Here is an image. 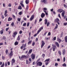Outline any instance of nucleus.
I'll return each mask as SVG.
<instances>
[{"instance_id": "nucleus-1", "label": "nucleus", "mask_w": 67, "mask_h": 67, "mask_svg": "<svg viewBox=\"0 0 67 67\" xmlns=\"http://www.w3.org/2000/svg\"><path fill=\"white\" fill-rule=\"evenodd\" d=\"M31 56L32 59H35V54H32L31 55Z\"/></svg>"}, {"instance_id": "nucleus-2", "label": "nucleus", "mask_w": 67, "mask_h": 67, "mask_svg": "<svg viewBox=\"0 0 67 67\" xmlns=\"http://www.w3.org/2000/svg\"><path fill=\"white\" fill-rule=\"evenodd\" d=\"M37 65L38 66H41L42 65V63L40 62H39L37 63Z\"/></svg>"}, {"instance_id": "nucleus-3", "label": "nucleus", "mask_w": 67, "mask_h": 67, "mask_svg": "<svg viewBox=\"0 0 67 67\" xmlns=\"http://www.w3.org/2000/svg\"><path fill=\"white\" fill-rule=\"evenodd\" d=\"M13 35L12 36L13 37H15L16 35L17 34V32H15L14 33H13Z\"/></svg>"}, {"instance_id": "nucleus-4", "label": "nucleus", "mask_w": 67, "mask_h": 67, "mask_svg": "<svg viewBox=\"0 0 67 67\" xmlns=\"http://www.w3.org/2000/svg\"><path fill=\"white\" fill-rule=\"evenodd\" d=\"M63 11H64V10H63V9H59L58 10V12H60V13H61Z\"/></svg>"}, {"instance_id": "nucleus-5", "label": "nucleus", "mask_w": 67, "mask_h": 67, "mask_svg": "<svg viewBox=\"0 0 67 67\" xmlns=\"http://www.w3.org/2000/svg\"><path fill=\"white\" fill-rule=\"evenodd\" d=\"M42 2H43L45 4H47V0H43L41 1Z\"/></svg>"}, {"instance_id": "nucleus-6", "label": "nucleus", "mask_w": 67, "mask_h": 67, "mask_svg": "<svg viewBox=\"0 0 67 67\" xmlns=\"http://www.w3.org/2000/svg\"><path fill=\"white\" fill-rule=\"evenodd\" d=\"M46 10H47V9H44L43 11L45 13L46 15H48V13L46 12Z\"/></svg>"}, {"instance_id": "nucleus-7", "label": "nucleus", "mask_w": 67, "mask_h": 67, "mask_svg": "<svg viewBox=\"0 0 67 67\" xmlns=\"http://www.w3.org/2000/svg\"><path fill=\"white\" fill-rule=\"evenodd\" d=\"M34 15H32V16H31V17L30 18V20L31 21H32L33 19H34Z\"/></svg>"}, {"instance_id": "nucleus-8", "label": "nucleus", "mask_w": 67, "mask_h": 67, "mask_svg": "<svg viewBox=\"0 0 67 67\" xmlns=\"http://www.w3.org/2000/svg\"><path fill=\"white\" fill-rule=\"evenodd\" d=\"M15 61V60H14V59H12L11 61L12 65H13V64L14 63Z\"/></svg>"}, {"instance_id": "nucleus-9", "label": "nucleus", "mask_w": 67, "mask_h": 67, "mask_svg": "<svg viewBox=\"0 0 67 67\" xmlns=\"http://www.w3.org/2000/svg\"><path fill=\"white\" fill-rule=\"evenodd\" d=\"M45 45V43L43 41H42V45L41 46V48H43V47Z\"/></svg>"}, {"instance_id": "nucleus-10", "label": "nucleus", "mask_w": 67, "mask_h": 67, "mask_svg": "<svg viewBox=\"0 0 67 67\" xmlns=\"http://www.w3.org/2000/svg\"><path fill=\"white\" fill-rule=\"evenodd\" d=\"M43 28L42 27H40L39 30L38 31V33H40V32L41 31V30H43Z\"/></svg>"}, {"instance_id": "nucleus-11", "label": "nucleus", "mask_w": 67, "mask_h": 67, "mask_svg": "<svg viewBox=\"0 0 67 67\" xmlns=\"http://www.w3.org/2000/svg\"><path fill=\"white\" fill-rule=\"evenodd\" d=\"M55 44L58 47H59V44H58V43L57 42H56L55 43Z\"/></svg>"}, {"instance_id": "nucleus-12", "label": "nucleus", "mask_w": 67, "mask_h": 67, "mask_svg": "<svg viewBox=\"0 0 67 67\" xmlns=\"http://www.w3.org/2000/svg\"><path fill=\"white\" fill-rule=\"evenodd\" d=\"M56 46H53V47H52V48H53V51H55V50L56 49Z\"/></svg>"}, {"instance_id": "nucleus-13", "label": "nucleus", "mask_w": 67, "mask_h": 67, "mask_svg": "<svg viewBox=\"0 0 67 67\" xmlns=\"http://www.w3.org/2000/svg\"><path fill=\"white\" fill-rule=\"evenodd\" d=\"M66 52V50L65 49H63V50L62 51V53H63V55H65V52Z\"/></svg>"}, {"instance_id": "nucleus-14", "label": "nucleus", "mask_w": 67, "mask_h": 67, "mask_svg": "<svg viewBox=\"0 0 67 67\" xmlns=\"http://www.w3.org/2000/svg\"><path fill=\"white\" fill-rule=\"evenodd\" d=\"M41 16L42 18L44 17L45 16V14L44 13H42L41 15Z\"/></svg>"}, {"instance_id": "nucleus-15", "label": "nucleus", "mask_w": 67, "mask_h": 67, "mask_svg": "<svg viewBox=\"0 0 67 67\" xmlns=\"http://www.w3.org/2000/svg\"><path fill=\"white\" fill-rule=\"evenodd\" d=\"M65 11H63V12L62 13V15L63 17L64 16V15H65Z\"/></svg>"}, {"instance_id": "nucleus-16", "label": "nucleus", "mask_w": 67, "mask_h": 67, "mask_svg": "<svg viewBox=\"0 0 67 67\" xmlns=\"http://www.w3.org/2000/svg\"><path fill=\"white\" fill-rule=\"evenodd\" d=\"M10 56H12L13 55V52H12V51H11L10 53L9 54Z\"/></svg>"}, {"instance_id": "nucleus-17", "label": "nucleus", "mask_w": 67, "mask_h": 67, "mask_svg": "<svg viewBox=\"0 0 67 67\" xmlns=\"http://www.w3.org/2000/svg\"><path fill=\"white\" fill-rule=\"evenodd\" d=\"M45 22V24L46 25L47 24V20L46 19H45L44 20Z\"/></svg>"}, {"instance_id": "nucleus-18", "label": "nucleus", "mask_w": 67, "mask_h": 67, "mask_svg": "<svg viewBox=\"0 0 67 67\" xmlns=\"http://www.w3.org/2000/svg\"><path fill=\"white\" fill-rule=\"evenodd\" d=\"M12 18H10V17H9L8 19V21H11Z\"/></svg>"}, {"instance_id": "nucleus-19", "label": "nucleus", "mask_w": 67, "mask_h": 67, "mask_svg": "<svg viewBox=\"0 0 67 67\" xmlns=\"http://www.w3.org/2000/svg\"><path fill=\"white\" fill-rule=\"evenodd\" d=\"M32 51L33 50H32V49L29 50V52H28V54H31V53H32Z\"/></svg>"}, {"instance_id": "nucleus-20", "label": "nucleus", "mask_w": 67, "mask_h": 67, "mask_svg": "<svg viewBox=\"0 0 67 67\" xmlns=\"http://www.w3.org/2000/svg\"><path fill=\"white\" fill-rule=\"evenodd\" d=\"M26 58V56L25 55H22L21 57V59H22L23 58Z\"/></svg>"}, {"instance_id": "nucleus-21", "label": "nucleus", "mask_w": 67, "mask_h": 67, "mask_svg": "<svg viewBox=\"0 0 67 67\" xmlns=\"http://www.w3.org/2000/svg\"><path fill=\"white\" fill-rule=\"evenodd\" d=\"M64 40L65 42H67V36H66L65 37Z\"/></svg>"}, {"instance_id": "nucleus-22", "label": "nucleus", "mask_w": 67, "mask_h": 67, "mask_svg": "<svg viewBox=\"0 0 67 67\" xmlns=\"http://www.w3.org/2000/svg\"><path fill=\"white\" fill-rule=\"evenodd\" d=\"M25 3L27 4L29 3V0H26L25 1Z\"/></svg>"}, {"instance_id": "nucleus-23", "label": "nucleus", "mask_w": 67, "mask_h": 67, "mask_svg": "<svg viewBox=\"0 0 67 67\" xmlns=\"http://www.w3.org/2000/svg\"><path fill=\"white\" fill-rule=\"evenodd\" d=\"M49 60H50V59H47L44 62H49Z\"/></svg>"}, {"instance_id": "nucleus-24", "label": "nucleus", "mask_w": 67, "mask_h": 67, "mask_svg": "<svg viewBox=\"0 0 67 67\" xmlns=\"http://www.w3.org/2000/svg\"><path fill=\"white\" fill-rule=\"evenodd\" d=\"M4 30H3L1 31H0V34H2L3 33V31Z\"/></svg>"}, {"instance_id": "nucleus-25", "label": "nucleus", "mask_w": 67, "mask_h": 67, "mask_svg": "<svg viewBox=\"0 0 67 67\" xmlns=\"http://www.w3.org/2000/svg\"><path fill=\"white\" fill-rule=\"evenodd\" d=\"M32 40L29 41L28 42V45H30V44L32 42Z\"/></svg>"}, {"instance_id": "nucleus-26", "label": "nucleus", "mask_w": 67, "mask_h": 67, "mask_svg": "<svg viewBox=\"0 0 67 67\" xmlns=\"http://www.w3.org/2000/svg\"><path fill=\"white\" fill-rule=\"evenodd\" d=\"M57 40L59 42V43H60V42H62V40H61V39L59 38H58Z\"/></svg>"}, {"instance_id": "nucleus-27", "label": "nucleus", "mask_w": 67, "mask_h": 67, "mask_svg": "<svg viewBox=\"0 0 67 67\" xmlns=\"http://www.w3.org/2000/svg\"><path fill=\"white\" fill-rule=\"evenodd\" d=\"M56 26H55L54 30H55V29H57V27H58V25H57V24H56Z\"/></svg>"}, {"instance_id": "nucleus-28", "label": "nucleus", "mask_w": 67, "mask_h": 67, "mask_svg": "<svg viewBox=\"0 0 67 67\" xmlns=\"http://www.w3.org/2000/svg\"><path fill=\"white\" fill-rule=\"evenodd\" d=\"M18 42L17 41L15 42V43L14 44L15 45H18Z\"/></svg>"}, {"instance_id": "nucleus-29", "label": "nucleus", "mask_w": 67, "mask_h": 67, "mask_svg": "<svg viewBox=\"0 0 67 67\" xmlns=\"http://www.w3.org/2000/svg\"><path fill=\"white\" fill-rule=\"evenodd\" d=\"M20 36H18L17 38V41H20Z\"/></svg>"}, {"instance_id": "nucleus-30", "label": "nucleus", "mask_w": 67, "mask_h": 67, "mask_svg": "<svg viewBox=\"0 0 67 67\" xmlns=\"http://www.w3.org/2000/svg\"><path fill=\"white\" fill-rule=\"evenodd\" d=\"M58 53L60 55H62V52H61V51H58Z\"/></svg>"}, {"instance_id": "nucleus-31", "label": "nucleus", "mask_w": 67, "mask_h": 67, "mask_svg": "<svg viewBox=\"0 0 67 67\" xmlns=\"http://www.w3.org/2000/svg\"><path fill=\"white\" fill-rule=\"evenodd\" d=\"M55 21L56 22H58L59 21V19H58V18H57L55 20Z\"/></svg>"}, {"instance_id": "nucleus-32", "label": "nucleus", "mask_w": 67, "mask_h": 67, "mask_svg": "<svg viewBox=\"0 0 67 67\" xmlns=\"http://www.w3.org/2000/svg\"><path fill=\"white\" fill-rule=\"evenodd\" d=\"M26 58H30V56H29V55L27 54L26 55Z\"/></svg>"}, {"instance_id": "nucleus-33", "label": "nucleus", "mask_w": 67, "mask_h": 67, "mask_svg": "<svg viewBox=\"0 0 67 67\" xmlns=\"http://www.w3.org/2000/svg\"><path fill=\"white\" fill-rule=\"evenodd\" d=\"M38 33H38V31H37V33L34 35V37H35V36H36V35H37V34H38Z\"/></svg>"}, {"instance_id": "nucleus-34", "label": "nucleus", "mask_w": 67, "mask_h": 67, "mask_svg": "<svg viewBox=\"0 0 67 67\" xmlns=\"http://www.w3.org/2000/svg\"><path fill=\"white\" fill-rule=\"evenodd\" d=\"M8 50L7 49L5 51V53L6 55L8 54Z\"/></svg>"}, {"instance_id": "nucleus-35", "label": "nucleus", "mask_w": 67, "mask_h": 67, "mask_svg": "<svg viewBox=\"0 0 67 67\" xmlns=\"http://www.w3.org/2000/svg\"><path fill=\"white\" fill-rule=\"evenodd\" d=\"M20 4L23 7H24V5L22 3H20Z\"/></svg>"}, {"instance_id": "nucleus-36", "label": "nucleus", "mask_w": 67, "mask_h": 67, "mask_svg": "<svg viewBox=\"0 0 67 67\" xmlns=\"http://www.w3.org/2000/svg\"><path fill=\"white\" fill-rule=\"evenodd\" d=\"M17 19H18V21H19V22H20V21H21V18H18Z\"/></svg>"}, {"instance_id": "nucleus-37", "label": "nucleus", "mask_w": 67, "mask_h": 67, "mask_svg": "<svg viewBox=\"0 0 67 67\" xmlns=\"http://www.w3.org/2000/svg\"><path fill=\"white\" fill-rule=\"evenodd\" d=\"M26 25V23H24L23 24V26H25Z\"/></svg>"}, {"instance_id": "nucleus-38", "label": "nucleus", "mask_w": 67, "mask_h": 67, "mask_svg": "<svg viewBox=\"0 0 67 67\" xmlns=\"http://www.w3.org/2000/svg\"><path fill=\"white\" fill-rule=\"evenodd\" d=\"M63 66H64V67L66 66V64L65 63H64L62 65Z\"/></svg>"}, {"instance_id": "nucleus-39", "label": "nucleus", "mask_w": 67, "mask_h": 67, "mask_svg": "<svg viewBox=\"0 0 67 67\" xmlns=\"http://www.w3.org/2000/svg\"><path fill=\"white\" fill-rule=\"evenodd\" d=\"M22 33V31L21 30H20L19 32L20 34H21Z\"/></svg>"}, {"instance_id": "nucleus-40", "label": "nucleus", "mask_w": 67, "mask_h": 67, "mask_svg": "<svg viewBox=\"0 0 67 67\" xmlns=\"http://www.w3.org/2000/svg\"><path fill=\"white\" fill-rule=\"evenodd\" d=\"M64 7H65V8H67V6L65 4L64 5Z\"/></svg>"}, {"instance_id": "nucleus-41", "label": "nucleus", "mask_w": 67, "mask_h": 67, "mask_svg": "<svg viewBox=\"0 0 67 67\" xmlns=\"http://www.w3.org/2000/svg\"><path fill=\"white\" fill-rule=\"evenodd\" d=\"M4 66V63H3L2 65L1 66V67H3Z\"/></svg>"}, {"instance_id": "nucleus-42", "label": "nucleus", "mask_w": 67, "mask_h": 67, "mask_svg": "<svg viewBox=\"0 0 67 67\" xmlns=\"http://www.w3.org/2000/svg\"><path fill=\"white\" fill-rule=\"evenodd\" d=\"M58 16L60 18V19H61V17H60V14H58Z\"/></svg>"}, {"instance_id": "nucleus-43", "label": "nucleus", "mask_w": 67, "mask_h": 67, "mask_svg": "<svg viewBox=\"0 0 67 67\" xmlns=\"http://www.w3.org/2000/svg\"><path fill=\"white\" fill-rule=\"evenodd\" d=\"M24 40H22L21 42V43H24Z\"/></svg>"}, {"instance_id": "nucleus-44", "label": "nucleus", "mask_w": 67, "mask_h": 67, "mask_svg": "<svg viewBox=\"0 0 67 67\" xmlns=\"http://www.w3.org/2000/svg\"><path fill=\"white\" fill-rule=\"evenodd\" d=\"M46 62V65H48V64H49V63H48V62Z\"/></svg>"}, {"instance_id": "nucleus-45", "label": "nucleus", "mask_w": 67, "mask_h": 67, "mask_svg": "<svg viewBox=\"0 0 67 67\" xmlns=\"http://www.w3.org/2000/svg\"><path fill=\"white\" fill-rule=\"evenodd\" d=\"M7 13V10H6L5 11L4 14H6Z\"/></svg>"}, {"instance_id": "nucleus-46", "label": "nucleus", "mask_w": 67, "mask_h": 67, "mask_svg": "<svg viewBox=\"0 0 67 67\" xmlns=\"http://www.w3.org/2000/svg\"><path fill=\"white\" fill-rule=\"evenodd\" d=\"M18 9H22V7L21 6H20L18 7Z\"/></svg>"}, {"instance_id": "nucleus-47", "label": "nucleus", "mask_w": 67, "mask_h": 67, "mask_svg": "<svg viewBox=\"0 0 67 67\" xmlns=\"http://www.w3.org/2000/svg\"><path fill=\"white\" fill-rule=\"evenodd\" d=\"M35 42H34L32 43V45H33V46H34V45H35Z\"/></svg>"}, {"instance_id": "nucleus-48", "label": "nucleus", "mask_w": 67, "mask_h": 67, "mask_svg": "<svg viewBox=\"0 0 67 67\" xmlns=\"http://www.w3.org/2000/svg\"><path fill=\"white\" fill-rule=\"evenodd\" d=\"M49 22H48L47 24V26H49Z\"/></svg>"}, {"instance_id": "nucleus-49", "label": "nucleus", "mask_w": 67, "mask_h": 67, "mask_svg": "<svg viewBox=\"0 0 67 67\" xmlns=\"http://www.w3.org/2000/svg\"><path fill=\"white\" fill-rule=\"evenodd\" d=\"M13 17L14 19H15V16H14V15H13Z\"/></svg>"}, {"instance_id": "nucleus-50", "label": "nucleus", "mask_w": 67, "mask_h": 67, "mask_svg": "<svg viewBox=\"0 0 67 67\" xmlns=\"http://www.w3.org/2000/svg\"><path fill=\"white\" fill-rule=\"evenodd\" d=\"M26 43H25L24 45V47H26Z\"/></svg>"}, {"instance_id": "nucleus-51", "label": "nucleus", "mask_w": 67, "mask_h": 67, "mask_svg": "<svg viewBox=\"0 0 67 67\" xmlns=\"http://www.w3.org/2000/svg\"><path fill=\"white\" fill-rule=\"evenodd\" d=\"M30 24V23H27V27H28L29 26V25Z\"/></svg>"}, {"instance_id": "nucleus-52", "label": "nucleus", "mask_w": 67, "mask_h": 67, "mask_svg": "<svg viewBox=\"0 0 67 67\" xmlns=\"http://www.w3.org/2000/svg\"><path fill=\"white\" fill-rule=\"evenodd\" d=\"M19 15H21V14H22V12H20L19 13Z\"/></svg>"}, {"instance_id": "nucleus-53", "label": "nucleus", "mask_w": 67, "mask_h": 67, "mask_svg": "<svg viewBox=\"0 0 67 67\" xmlns=\"http://www.w3.org/2000/svg\"><path fill=\"white\" fill-rule=\"evenodd\" d=\"M15 5H18V3H17L16 2H15Z\"/></svg>"}, {"instance_id": "nucleus-54", "label": "nucleus", "mask_w": 67, "mask_h": 67, "mask_svg": "<svg viewBox=\"0 0 67 67\" xmlns=\"http://www.w3.org/2000/svg\"><path fill=\"white\" fill-rule=\"evenodd\" d=\"M5 38H5V36H3V40H5Z\"/></svg>"}, {"instance_id": "nucleus-55", "label": "nucleus", "mask_w": 67, "mask_h": 67, "mask_svg": "<svg viewBox=\"0 0 67 67\" xmlns=\"http://www.w3.org/2000/svg\"><path fill=\"white\" fill-rule=\"evenodd\" d=\"M9 29V28H7L6 29V31H8Z\"/></svg>"}, {"instance_id": "nucleus-56", "label": "nucleus", "mask_w": 67, "mask_h": 67, "mask_svg": "<svg viewBox=\"0 0 67 67\" xmlns=\"http://www.w3.org/2000/svg\"><path fill=\"white\" fill-rule=\"evenodd\" d=\"M49 38H48L46 37L45 38V40H46L47 41H48V40Z\"/></svg>"}, {"instance_id": "nucleus-57", "label": "nucleus", "mask_w": 67, "mask_h": 67, "mask_svg": "<svg viewBox=\"0 0 67 67\" xmlns=\"http://www.w3.org/2000/svg\"><path fill=\"white\" fill-rule=\"evenodd\" d=\"M37 22V20H36V19L35 21V23H34L35 24H36V23Z\"/></svg>"}, {"instance_id": "nucleus-58", "label": "nucleus", "mask_w": 67, "mask_h": 67, "mask_svg": "<svg viewBox=\"0 0 67 67\" xmlns=\"http://www.w3.org/2000/svg\"><path fill=\"white\" fill-rule=\"evenodd\" d=\"M29 63V61L28 60H26V64H28Z\"/></svg>"}, {"instance_id": "nucleus-59", "label": "nucleus", "mask_w": 67, "mask_h": 67, "mask_svg": "<svg viewBox=\"0 0 67 67\" xmlns=\"http://www.w3.org/2000/svg\"><path fill=\"white\" fill-rule=\"evenodd\" d=\"M53 39L54 40V41H55L56 39V37H54Z\"/></svg>"}, {"instance_id": "nucleus-60", "label": "nucleus", "mask_w": 67, "mask_h": 67, "mask_svg": "<svg viewBox=\"0 0 67 67\" xmlns=\"http://www.w3.org/2000/svg\"><path fill=\"white\" fill-rule=\"evenodd\" d=\"M12 26H13L14 25V23H12L11 24Z\"/></svg>"}, {"instance_id": "nucleus-61", "label": "nucleus", "mask_w": 67, "mask_h": 67, "mask_svg": "<svg viewBox=\"0 0 67 67\" xmlns=\"http://www.w3.org/2000/svg\"><path fill=\"white\" fill-rule=\"evenodd\" d=\"M8 6L9 7H11V3H9Z\"/></svg>"}, {"instance_id": "nucleus-62", "label": "nucleus", "mask_w": 67, "mask_h": 67, "mask_svg": "<svg viewBox=\"0 0 67 67\" xmlns=\"http://www.w3.org/2000/svg\"><path fill=\"white\" fill-rule=\"evenodd\" d=\"M45 55L44 54H42V56L43 57V58H44V57H45Z\"/></svg>"}, {"instance_id": "nucleus-63", "label": "nucleus", "mask_w": 67, "mask_h": 67, "mask_svg": "<svg viewBox=\"0 0 67 67\" xmlns=\"http://www.w3.org/2000/svg\"><path fill=\"white\" fill-rule=\"evenodd\" d=\"M29 6H28V5H27L26 6V9H29Z\"/></svg>"}, {"instance_id": "nucleus-64", "label": "nucleus", "mask_w": 67, "mask_h": 67, "mask_svg": "<svg viewBox=\"0 0 67 67\" xmlns=\"http://www.w3.org/2000/svg\"><path fill=\"white\" fill-rule=\"evenodd\" d=\"M63 33L62 32L61 34V36L60 37H62L63 36Z\"/></svg>"}]
</instances>
